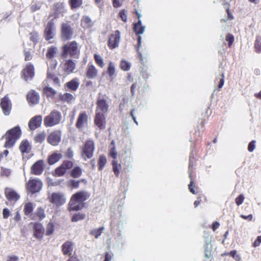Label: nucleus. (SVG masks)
Instances as JSON below:
<instances>
[{
    "label": "nucleus",
    "mask_w": 261,
    "mask_h": 261,
    "mask_svg": "<svg viewBox=\"0 0 261 261\" xmlns=\"http://www.w3.org/2000/svg\"><path fill=\"white\" fill-rule=\"evenodd\" d=\"M90 196V193L86 191H79L73 194L69 201V206L70 211H79L84 206V202Z\"/></svg>",
    "instance_id": "f257e3e1"
},
{
    "label": "nucleus",
    "mask_w": 261,
    "mask_h": 261,
    "mask_svg": "<svg viewBox=\"0 0 261 261\" xmlns=\"http://www.w3.org/2000/svg\"><path fill=\"white\" fill-rule=\"evenodd\" d=\"M61 56L66 58L68 56L71 58H78L80 54L77 43L75 41L68 42L62 46Z\"/></svg>",
    "instance_id": "f03ea898"
},
{
    "label": "nucleus",
    "mask_w": 261,
    "mask_h": 261,
    "mask_svg": "<svg viewBox=\"0 0 261 261\" xmlns=\"http://www.w3.org/2000/svg\"><path fill=\"white\" fill-rule=\"evenodd\" d=\"M21 134V129L19 126H16L8 130L5 135L6 141L4 146L6 148L13 147L16 141L20 137Z\"/></svg>",
    "instance_id": "7ed1b4c3"
},
{
    "label": "nucleus",
    "mask_w": 261,
    "mask_h": 261,
    "mask_svg": "<svg viewBox=\"0 0 261 261\" xmlns=\"http://www.w3.org/2000/svg\"><path fill=\"white\" fill-rule=\"evenodd\" d=\"M62 119L61 113L54 110L44 119V124L46 127H52L60 123Z\"/></svg>",
    "instance_id": "20e7f679"
},
{
    "label": "nucleus",
    "mask_w": 261,
    "mask_h": 261,
    "mask_svg": "<svg viewBox=\"0 0 261 261\" xmlns=\"http://www.w3.org/2000/svg\"><path fill=\"white\" fill-rule=\"evenodd\" d=\"M95 149L94 142L92 140L86 141L82 148V156L86 160L87 159H91L93 155Z\"/></svg>",
    "instance_id": "39448f33"
},
{
    "label": "nucleus",
    "mask_w": 261,
    "mask_h": 261,
    "mask_svg": "<svg viewBox=\"0 0 261 261\" xmlns=\"http://www.w3.org/2000/svg\"><path fill=\"white\" fill-rule=\"evenodd\" d=\"M96 109L95 112H99V113L107 114L109 110V104L107 100L101 96V94L99 93L96 102Z\"/></svg>",
    "instance_id": "423d86ee"
},
{
    "label": "nucleus",
    "mask_w": 261,
    "mask_h": 261,
    "mask_svg": "<svg viewBox=\"0 0 261 261\" xmlns=\"http://www.w3.org/2000/svg\"><path fill=\"white\" fill-rule=\"evenodd\" d=\"M42 187V182L39 179H31L27 183V189L32 194L38 192Z\"/></svg>",
    "instance_id": "0eeeda50"
},
{
    "label": "nucleus",
    "mask_w": 261,
    "mask_h": 261,
    "mask_svg": "<svg viewBox=\"0 0 261 261\" xmlns=\"http://www.w3.org/2000/svg\"><path fill=\"white\" fill-rule=\"evenodd\" d=\"M73 35V29L68 23H64L61 27V38L63 41L70 40Z\"/></svg>",
    "instance_id": "6e6552de"
},
{
    "label": "nucleus",
    "mask_w": 261,
    "mask_h": 261,
    "mask_svg": "<svg viewBox=\"0 0 261 261\" xmlns=\"http://www.w3.org/2000/svg\"><path fill=\"white\" fill-rule=\"evenodd\" d=\"M55 30V25L53 20L48 21L45 26L44 33V37L46 40L49 41L54 38Z\"/></svg>",
    "instance_id": "1a4fd4ad"
},
{
    "label": "nucleus",
    "mask_w": 261,
    "mask_h": 261,
    "mask_svg": "<svg viewBox=\"0 0 261 261\" xmlns=\"http://www.w3.org/2000/svg\"><path fill=\"white\" fill-rule=\"evenodd\" d=\"M94 124L100 130H103L106 127V119L105 114L95 112V116L94 120Z\"/></svg>",
    "instance_id": "9d476101"
},
{
    "label": "nucleus",
    "mask_w": 261,
    "mask_h": 261,
    "mask_svg": "<svg viewBox=\"0 0 261 261\" xmlns=\"http://www.w3.org/2000/svg\"><path fill=\"white\" fill-rule=\"evenodd\" d=\"M120 40V32L118 30L115 31L114 34H111L109 38L108 46L111 49H114L118 46Z\"/></svg>",
    "instance_id": "9b49d317"
},
{
    "label": "nucleus",
    "mask_w": 261,
    "mask_h": 261,
    "mask_svg": "<svg viewBox=\"0 0 261 261\" xmlns=\"http://www.w3.org/2000/svg\"><path fill=\"white\" fill-rule=\"evenodd\" d=\"M205 239L204 248L205 251V257L206 258H210L212 255V251L213 247L211 245L212 237L208 234H205L204 236Z\"/></svg>",
    "instance_id": "f8f14e48"
},
{
    "label": "nucleus",
    "mask_w": 261,
    "mask_h": 261,
    "mask_svg": "<svg viewBox=\"0 0 261 261\" xmlns=\"http://www.w3.org/2000/svg\"><path fill=\"white\" fill-rule=\"evenodd\" d=\"M34 76V68L32 64H28L21 71V77L25 81L31 80Z\"/></svg>",
    "instance_id": "ddd939ff"
},
{
    "label": "nucleus",
    "mask_w": 261,
    "mask_h": 261,
    "mask_svg": "<svg viewBox=\"0 0 261 261\" xmlns=\"http://www.w3.org/2000/svg\"><path fill=\"white\" fill-rule=\"evenodd\" d=\"M61 139V133L60 131L52 132L47 138V142L53 146H56L60 142Z\"/></svg>",
    "instance_id": "4468645a"
},
{
    "label": "nucleus",
    "mask_w": 261,
    "mask_h": 261,
    "mask_svg": "<svg viewBox=\"0 0 261 261\" xmlns=\"http://www.w3.org/2000/svg\"><path fill=\"white\" fill-rule=\"evenodd\" d=\"M42 122V117L41 115H36L32 117L29 122V127L32 130H35L39 127Z\"/></svg>",
    "instance_id": "2eb2a0df"
},
{
    "label": "nucleus",
    "mask_w": 261,
    "mask_h": 261,
    "mask_svg": "<svg viewBox=\"0 0 261 261\" xmlns=\"http://www.w3.org/2000/svg\"><path fill=\"white\" fill-rule=\"evenodd\" d=\"M1 107L3 113L6 115H9L11 110V104L8 97L5 96L2 99Z\"/></svg>",
    "instance_id": "dca6fc26"
},
{
    "label": "nucleus",
    "mask_w": 261,
    "mask_h": 261,
    "mask_svg": "<svg viewBox=\"0 0 261 261\" xmlns=\"http://www.w3.org/2000/svg\"><path fill=\"white\" fill-rule=\"evenodd\" d=\"M44 163L42 160H39L35 162L31 167V173L36 175L42 174L43 171Z\"/></svg>",
    "instance_id": "f3484780"
},
{
    "label": "nucleus",
    "mask_w": 261,
    "mask_h": 261,
    "mask_svg": "<svg viewBox=\"0 0 261 261\" xmlns=\"http://www.w3.org/2000/svg\"><path fill=\"white\" fill-rule=\"evenodd\" d=\"M5 194L7 199L9 201H16L20 198L19 195L16 191L9 188L5 189Z\"/></svg>",
    "instance_id": "a211bd4d"
},
{
    "label": "nucleus",
    "mask_w": 261,
    "mask_h": 261,
    "mask_svg": "<svg viewBox=\"0 0 261 261\" xmlns=\"http://www.w3.org/2000/svg\"><path fill=\"white\" fill-rule=\"evenodd\" d=\"M34 236L39 239L41 240L42 238L43 234L44 231V228L42 225L39 223H35L34 224Z\"/></svg>",
    "instance_id": "6ab92c4d"
},
{
    "label": "nucleus",
    "mask_w": 261,
    "mask_h": 261,
    "mask_svg": "<svg viewBox=\"0 0 261 261\" xmlns=\"http://www.w3.org/2000/svg\"><path fill=\"white\" fill-rule=\"evenodd\" d=\"M88 121V116L86 112H82L80 113L77 121L76 123V127L80 129L81 128L85 123Z\"/></svg>",
    "instance_id": "aec40b11"
},
{
    "label": "nucleus",
    "mask_w": 261,
    "mask_h": 261,
    "mask_svg": "<svg viewBox=\"0 0 261 261\" xmlns=\"http://www.w3.org/2000/svg\"><path fill=\"white\" fill-rule=\"evenodd\" d=\"M39 94L34 90L30 91L27 95L28 102L33 105L38 103L39 101Z\"/></svg>",
    "instance_id": "412c9836"
},
{
    "label": "nucleus",
    "mask_w": 261,
    "mask_h": 261,
    "mask_svg": "<svg viewBox=\"0 0 261 261\" xmlns=\"http://www.w3.org/2000/svg\"><path fill=\"white\" fill-rule=\"evenodd\" d=\"M97 70L95 66L91 64H89L87 67V70L86 72V76L88 79H93L97 76Z\"/></svg>",
    "instance_id": "4be33fe9"
},
{
    "label": "nucleus",
    "mask_w": 261,
    "mask_h": 261,
    "mask_svg": "<svg viewBox=\"0 0 261 261\" xmlns=\"http://www.w3.org/2000/svg\"><path fill=\"white\" fill-rule=\"evenodd\" d=\"M81 25L83 28L89 29L93 26L94 22L89 16H84L81 19Z\"/></svg>",
    "instance_id": "5701e85b"
},
{
    "label": "nucleus",
    "mask_w": 261,
    "mask_h": 261,
    "mask_svg": "<svg viewBox=\"0 0 261 261\" xmlns=\"http://www.w3.org/2000/svg\"><path fill=\"white\" fill-rule=\"evenodd\" d=\"M133 30L136 35H142L144 33L145 27L142 25L141 20H138L137 23H134Z\"/></svg>",
    "instance_id": "b1692460"
},
{
    "label": "nucleus",
    "mask_w": 261,
    "mask_h": 261,
    "mask_svg": "<svg viewBox=\"0 0 261 261\" xmlns=\"http://www.w3.org/2000/svg\"><path fill=\"white\" fill-rule=\"evenodd\" d=\"M215 83V84H218L219 90L223 86L224 84V72L222 69L220 70V73L216 75Z\"/></svg>",
    "instance_id": "393cba45"
},
{
    "label": "nucleus",
    "mask_w": 261,
    "mask_h": 261,
    "mask_svg": "<svg viewBox=\"0 0 261 261\" xmlns=\"http://www.w3.org/2000/svg\"><path fill=\"white\" fill-rule=\"evenodd\" d=\"M73 243L70 241H67L62 246V251L65 255H71L73 250Z\"/></svg>",
    "instance_id": "a878e982"
},
{
    "label": "nucleus",
    "mask_w": 261,
    "mask_h": 261,
    "mask_svg": "<svg viewBox=\"0 0 261 261\" xmlns=\"http://www.w3.org/2000/svg\"><path fill=\"white\" fill-rule=\"evenodd\" d=\"M75 68V63L71 59L67 60L64 64L65 71L69 73L72 72Z\"/></svg>",
    "instance_id": "bb28decb"
},
{
    "label": "nucleus",
    "mask_w": 261,
    "mask_h": 261,
    "mask_svg": "<svg viewBox=\"0 0 261 261\" xmlns=\"http://www.w3.org/2000/svg\"><path fill=\"white\" fill-rule=\"evenodd\" d=\"M50 201L51 203L56 204L57 205H62L64 202H63L61 195L56 193H53Z\"/></svg>",
    "instance_id": "cd10ccee"
},
{
    "label": "nucleus",
    "mask_w": 261,
    "mask_h": 261,
    "mask_svg": "<svg viewBox=\"0 0 261 261\" xmlns=\"http://www.w3.org/2000/svg\"><path fill=\"white\" fill-rule=\"evenodd\" d=\"M62 157L61 153H53L48 159V163L49 165H53L60 160Z\"/></svg>",
    "instance_id": "c85d7f7f"
},
{
    "label": "nucleus",
    "mask_w": 261,
    "mask_h": 261,
    "mask_svg": "<svg viewBox=\"0 0 261 261\" xmlns=\"http://www.w3.org/2000/svg\"><path fill=\"white\" fill-rule=\"evenodd\" d=\"M43 93L47 98H53L56 94L57 91L51 87L46 86L43 89Z\"/></svg>",
    "instance_id": "c756f323"
},
{
    "label": "nucleus",
    "mask_w": 261,
    "mask_h": 261,
    "mask_svg": "<svg viewBox=\"0 0 261 261\" xmlns=\"http://www.w3.org/2000/svg\"><path fill=\"white\" fill-rule=\"evenodd\" d=\"M19 149L22 153H29L31 149V146L27 140L22 141L21 143Z\"/></svg>",
    "instance_id": "7c9ffc66"
},
{
    "label": "nucleus",
    "mask_w": 261,
    "mask_h": 261,
    "mask_svg": "<svg viewBox=\"0 0 261 261\" xmlns=\"http://www.w3.org/2000/svg\"><path fill=\"white\" fill-rule=\"evenodd\" d=\"M67 87L72 91H75L79 86V83L76 79H73L66 83Z\"/></svg>",
    "instance_id": "2f4dec72"
},
{
    "label": "nucleus",
    "mask_w": 261,
    "mask_h": 261,
    "mask_svg": "<svg viewBox=\"0 0 261 261\" xmlns=\"http://www.w3.org/2000/svg\"><path fill=\"white\" fill-rule=\"evenodd\" d=\"M58 49L55 46H51L48 48L46 56L48 59H52L55 57L57 52Z\"/></svg>",
    "instance_id": "473e14b6"
},
{
    "label": "nucleus",
    "mask_w": 261,
    "mask_h": 261,
    "mask_svg": "<svg viewBox=\"0 0 261 261\" xmlns=\"http://www.w3.org/2000/svg\"><path fill=\"white\" fill-rule=\"evenodd\" d=\"M254 48L255 51L259 54L261 53V36H257L254 42Z\"/></svg>",
    "instance_id": "72a5a7b5"
},
{
    "label": "nucleus",
    "mask_w": 261,
    "mask_h": 261,
    "mask_svg": "<svg viewBox=\"0 0 261 261\" xmlns=\"http://www.w3.org/2000/svg\"><path fill=\"white\" fill-rule=\"evenodd\" d=\"M60 99L64 102H69L73 98V95L69 93H66L64 94H60L59 95Z\"/></svg>",
    "instance_id": "f704fd0d"
},
{
    "label": "nucleus",
    "mask_w": 261,
    "mask_h": 261,
    "mask_svg": "<svg viewBox=\"0 0 261 261\" xmlns=\"http://www.w3.org/2000/svg\"><path fill=\"white\" fill-rule=\"evenodd\" d=\"M33 205L32 203L28 202L25 204L24 206V212L26 216H29L33 211Z\"/></svg>",
    "instance_id": "c9c22d12"
},
{
    "label": "nucleus",
    "mask_w": 261,
    "mask_h": 261,
    "mask_svg": "<svg viewBox=\"0 0 261 261\" xmlns=\"http://www.w3.org/2000/svg\"><path fill=\"white\" fill-rule=\"evenodd\" d=\"M195 160L194 159V153L193 151H192L189 156V176L190 178H191V169H192L194 165V162Z\"/></svg>",
    "instance_id": "e433bc0d"
},
{
    "label": "nucleus",
    "mask_w": 261,
    "mask_h": 261,
    "mask_svg": "<svg viewBox=\"0 0 261 261\" xmlns=\"http://www.w3.org/2000/svg\"><path fill=\"white\" fill-rule=\"evenodd\" d=\"M69 3L71 9L80 7L83 4V0H69Z\"/></svg>",
    "instance_id": "4c0bfd02"
},
{
    "label": "nucleus",
    "mask_w": 261,
    "mask_h": 261,
    "mask_svg": "<svg viewBox=\"0 0 261 261\" xmlns=\"http://www.w3.org/2000/svg\"><path fill=\"white\" fill-rule=\"evenodd\" d=\"M104 230L103 227H101L99 228L94 229L92 230L90 233L91 235L95 237V238H98L102 233Z\"/></svg>",
    "instance_id": "58836bf2"
},
{
    "label": "nucleus",
    "mask_w": 261,
    "mask_h": 261,
    "mask_svg": "<svg viewBox=\"0 0 261 261\" xmlns=\"http://www.w3.org/2000/svg\"><path fill=\"white\" fill-rule=\"evenodd\" d=\"M120 66L124 71H128L131 67V63L125 60H122L120 62Z\"/></svg>",
    "instance_id": "ea45409f"
},
{
    "label": "nucleus",
    "mask_w": 261,
    "mask_h": 261,
    "mask_svg": "<svg viewBox=\"0 0 261 261\" xmlns=\"http://www.w3.org/2000/svg\"><path fill=\"white\" fill-rule=\"evenodd\" d=\"M82 174L81 168L77 166L74 167L71 171V175L74 178H77L80 177Z\"/></svg>",
    "instance_id": "a19ab883"
},
{
    "label": "nucleus",
    "mask_w": 261,
    "mask_h": 261,
    "mask_svg": "<svg viewBox=\"0 0 261 261\" xmlns=\"http://www.w3.org/2000/svg\"><path fill=\"white\" fill-rule=\"evenodd\" d=\"M46 138V133L42 132L38 134L35 138V141L36 143H42L45 140Z\"/></svg>",
    "instance_id": "79ce46f5"
},
{
    "label": "nucleus",
    "mask_w": 261,
    "mask_h": 261,
    "mask_svg": "<svg viewBox=\"0 0 261 261\" xmlns=\"http://www.w3.org/2000/svg\"><path fill=\"white\" fill-rule=\"evenodd\" d=\"M107 163L106 157L104 155H100L98 160V168L99 170H102Z\"/></svg>",
    "instance_id": "37998d69"
},
{
    "label": "nucleus",
    "mask_w": 261,
    "mask_h": 261,
    "mask_svg": "<svg viewBox=\"0 0 261 261\" xmlns=\"http://www.w3.org/2000/svg\"><path fill=\"white\" fill-rule=\"evenodd\" d=\"M66 172V170L64 167L61 165L55 170V175L57 176H61L64 175Z\"/></svg>",
    "instance_id": "c03bdc74"
},
{
    "label": "nucleus",
    "mask_w": 261,
    "mask_h": 261,
    "mask_svg": "<svg viewBox=\"0 0 261 261\" xmlns=\"http://www.w3.org/2000/svg\"><path fill=\"white\" fill-rule=\"evenodd\" d=\"M85 217V215L82 213H78L74 214L72 218V222H77L80 220H83Z\"/></svg>",
    "instance_id": "a18cd8bd"
},
{
    "label": "nucleus",
    "mask_w": 261,
    "mask_h": 261,
    "mask_svg": "<svg viewBox=\"0 0 261 261\" xmlns=\"http://www.w3.org/2000/svg\"><path fill=\"white\" fill-rule=\"evenodd\" d=\"M115 72V64L110 62L109 64L108 68V73L109 75L111 77L114 75Z\"/></svg>",
    "instance_id": "49530a36"
},
{
    "label": "nucleus",
    "mask_w": 261,
    "mask_h": 261,
    "mask_svg": "<svg viewBox=\"0 0 261 261\" xmlns=\"http://www.w3.org/2000/svg\"><path fill=\"white\" fill-rule=\"evenodd\" d=\"M55 230V226L52 222H49L47 226L46 235L50 236L52 234Z\"/></svg>",
    "instance_id": "de8ad7c7"
},
{
    "label": "nucleus",
    "mask_w": 261,
    "mask_h": 261,
    "mask_svg": "<svg viewBox=\"0 0 261 261\" xmlns=\"http://www.w3.org/2000/svg\"><path fill=\"white\" fill-rule=\"evenodd\" d=\"M30 39L35 44H36L39 39V34L37 32H34L30 33Z\"/></svg>",
    "instance_id": "09e8293b"
},
{
    "label": "nucleus",
    "mask_w": 261,
    "mask_h": 261,
    "mask_svg": "<svg viewBox=\"0 0 261 261\" xmlns=\"http://www.w3.org/2000/svg\"><path fill=\"white\" fill-rule=\"evenodd\" d=\"M36 214L40 220H43L45 217L44 211L41 207L37 208Z\"/></svg>",
    "instance_id": "8fccbe9b"
},
{
    "label": "nucleus",
    "mask_w": 261,
    "mask_h": 261,
    "mask_svg": "<svg viewBox=\"0 0 261 261\" xmlns=\"http://www.w3.org/2000/svg\"><path fill=\"white\" fill-rule=\"evenodd\" d=\"M47 78L51 79L56 84L60 83L59 79L55 75L54 73H52L51 72H47Z\"/></svg>",
    "instance_id": "3c124183"
},
{
    "label": "nucleus",
    "mask_w": 261,
    "mask_h": 261,
    "mask_svg": "<svg viewBox=\"0 0 261 261\" xmlns=\"http://www.w3.org/2000/svg\"><path fill=\"white\" fill-rule=\"evenodd\" d=\"M94 59L97 65H98L100 67H103L104 66V63L103 61L102 58L99 55L97 54L94 55Z\"/></svg>",
    "instance_id": "603ef678"
},
{
    "label": "nucleus",
    "mask_w": 261,
    "mask_h": 261,
    "mask_svg": "<svg viewBox=\"0 0 261 261\" xmlns=\"http://www.w3.org/2000/svg\"><path fill=\"white\" fill-rule=\"evenodd\" d=\"M119 15L123 21L124 22H127V13L125 9L121 10L119 13Z\"/></svg>",
    "instance_id": "864d4df0"
},
{
    "label": "nucleus",
    "mask_w": 261,
    "mask_h": 261,
    "mask_svg": "<svg viewBox=\"0 0 261 261\" xmlns=\"http://www.w3.org/2000/svg\"><path fill=\"white\" fill-rule=\"evenodd\" d=\"M61 165L64 167L67 171V170L70 169L72 167L73 163L70 161H65L63 162Z\"/></svg>",
    "instance_id": "5fc2aeb1"
},
{
    "label": "nucleus",
    "mask_w": 261,
    "mask_h": 261,
    "mask_svg": "<svg viewBox=\"0 0 261 261\" xmlns=\"http://www.w3.org/2000/svg\"><path fill=\"white\" fill-rule=\"evenodd\" d=\"M113 169L115 174L118 176L119 174V170L118 169V164L115 160L112 161Z\"/></svg>",
    "instance_id": "6e6d98bb"
},
{
    "label": "nucleus",
    "mask_w": 261,
    "mask_h": 261,
    "mask_svg": "<svg viewBox=\"0 0 261 261\" xmlns=\"http://www.w3.org/2000/svg\"><path fill=\"white\" fill-rule=\"evenodd\" d=\"M80 182L79 180H70L69 181V185L72 188H77L79 187Z\"/></svg>",
    "instance_id": "4d7b16f0"
},
{
    "label": "nucleus",
    "mask_w": 261,
    "mask_h": 261,
    "mask_svg": "<svg viewBox=\"0 0 261 261\" xmlns=\"http://www.w3.org/2000/svg\"><path fill=\"white\" fill-rule=\"evenodd\" d=\"M245 197L243 194H240L236 198V203L237 205L239 206L243 203Z\"/></svg>",
    "instance_id": "13d9d810"
},
{
    "label": "nucleus",
    "mask_w": 261,
    "mask_h": 261,
    "mask_svg": "<svg viewBox=\"0 0 261 261\" xmlns=\"http://www.w3.org/2000/svg\"><path fill=\"white\" fill-rule=\"evenodd\" d=\"M226 40L228 42V45H231L234 41V37L232 35L228 34L226 36Z\"/></svg>",
    "instance_id": "bf43d9fd"
},
{
    "label": "nucleus",
    "mask_w": 261,
    "mask_h": 261,
    "mask_svg": "<svg viewBox=\"0 0 261 261\" xmlns=\"http://www.w3.org/2000/svg\"><path fill=\"white\" fill-rule=\"evenodd\" d=\"M11 174V170L9 169L2 167L1 168V175L3 176H8Z\"/></svg>",
    "instance_id": "052dcab7"
},
{
    "label": "nucleus",
    "mask_w": 261,
    "mask_h": 261,
    "mask_svg": "<svg viewBox=\"0 0 261 261\" xmlns=\"http://www.w3.org/2000/svg\"><path fill=\"white\" fill-rule=\"evenodd\" d=\"M123 1V0H112L113 7L116 8L120 7L122 5Z\"/></svg>",
    "instance_id": "680f3d73"
},
{
    "label": "nucleus",
    "mask_w": 261,
    "mask_h": 261,
    "mask_svg": "<svg viewBox=\"0 0 261 261\" xmlns=\"http://www.w3.org/2000/svg\"><path fill=\"white\" fill-rule=\"evenodd\" d=\"M255 148V141H251L248 146V150L249 152H252Z\"/></svg>",
    "instance_id": "e2e57ef3"
},
{
    "label": "nucleus",
    "mask_w": 261,
    "mask_h": 261,
    "mask_svg": "<svg viewBox=\"0 0 261 261\" xmlns=\"http://www.w3.org/2000/svg\"><path fill=\"white\" fill-rule=\"evenodd\" d=\"M110 155L114 159H116L117 155V153L115 150V147L113 146L112 148L110 150L109 152Z\"/></svg>",
    "instance_id": "0e129e2a"
},
{
    "label": "nucleus",
    "mask_w": 261,
    "mask_h": 261,
    "mask_svg": "<svg viewBox=\"0 0 261 261\" xmlns=\"http://www.w3.org/2000/svg\"><path fill=\"white\" fill-rule=\"evenodd\" d=\"M65 155H66V156L69 159L72 158V157L73 156V151H72V150L71 148H69L67 149Z\"/></svg>",
    "instance_id": "69168bd1"
},
{
    "label": "nucleus",
    "mask_w": 261,
    "mask_h": 261,
    "mask_svg": "<svg viewBox=\"0 0 261 261\" xmlns=\"http://www.w3.org/2000/svg\"><path fill=\"white\" fill-rule=\"evenodd\" d=\"M261 243V236H258L256 240L254 242L253 246L254 247H256L259 246Z\"/></svg>",
    "instance_id": "338daca9"
},
{
    "label": "nucleus",
    "mask_w": 261,
    "mask_h": 261,
    "mask_svg": "<svg viewBox=\"0 0 261 261\" xmlns=\"http://www.w3.org/2000/svg\"><path fill=\"white\" fill-rule=\"evenodd\" d=\"M3 217L5 219L8 218L10 215V211L7 208H5L3 211Z\"/></svg>",
    "instance_id": "774afa93"
}]
</instances>
